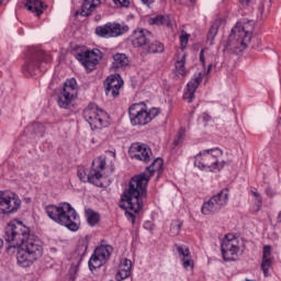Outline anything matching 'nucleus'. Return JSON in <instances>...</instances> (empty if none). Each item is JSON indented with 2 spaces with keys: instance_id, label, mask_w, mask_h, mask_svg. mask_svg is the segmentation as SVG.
<instances>
[{
  "instance_id": "obj_42",
  "label": "nucleus",
  "mask_w": 281,
  "mask_h": 281,
  "mask_svg": "<svg viewBox=\"0 0 281 281\" xmlns=\"http://www.w3.org/2000/svg\"><path fill=\"white\" fill-rule=\"evenodd\" d=\"M270 257H271V246H265L262 259H271Z\"/></svg>"
},
{
  "instance_id": "obj_46",
  "label": "nucleus",
  "mask_w": 281,
  "mask_h": 281,
  "mask_svg": "<svg viewBox=\"0 0 281 281\" xmlns=\"http://www.w3.org/2000/svg\"><path fill=\"white\" fill-rule=\"evenodd\" d=\"M144 5H147V8H150L153 3H155V0H140Z\"/></svg>"
},
{
  "instance_id": "obj_48",
  "label": "nucleus",
  "mask_w": 281,
  "mask_h": 281,
  "mask_svg": "<svg viewBox=\"0 0 281 281\" xmlns=\"http://www.w3.org/2000/svg\"><path fill=\"white\" fill-rule=\"evenodd\" d=\"M255 203H262V195H256Z\"/></svg>"
},
{
  "instance_id": "obj_47",
  "label": "nucleus",
  "mask_w": 281,
  "mask_h": 281,
  "mask_svg": "<svg viewBox=\"0 0 281 281\" xmlns=\"http://www.w3.org/2000/svg\"><path fill=\"white\" fill-rule=\"evenodd\" d=\"M250 194H252L254 199H256V196L260 195V192H258V189H251Z\"/></svg>"
},
{
  "instance_id": "obj_5",
  "label": "nucleus",
  "mask_w": 281,
  "mask_h": 281,
  "mask_svg": "<svg viewBox=\"0 0 281 281\" xmlns=\"http://www.w3.org/2000/svg\"><path fill=\"white\" fill-rule=\"evenodd\" d=\"M222 157L223 150L218 149V147L205 149L194 157V166L206 172H221L226 164L225 160H221Z\"/></svg>"
},
{
  "instance_id": "obj_1",
  "label": "nucleus",
  "mask_w": 281,
  "mask_h": 281,
  "mask_svg": "<svg viewBox=\"0 0 281 281\" xmlns=\"http://www.w3.org/2000/svg\"><path fill=\"white\" fill-rule=\"evenodd\" d=\"M4 240L16 249V262L22 269L32 267L43 257V243L30 234V228L19 221L10 222L5 226Z\"/></svg>"
},
{
  "instance_id": "obj_4",
  "label": "nucleus",
  "mask_w": 281,
  "mask_h": 281,
  "mask_svg": "<svg viewBox=\"0 0 281 281\" xmlns=\"http://www.w3.org/2000/svg\"><path fill=\"white\" fill-rule=\"evenodd\" d=\"M49 63H52V55L41 48L31 47L26 52L22 74L26 78H33V76H38V74L47 71V65Z\"/></svg>"
},
{
  "instance_id": "obj_13",
  "label": "nucleus",
  "mask_w": 281,
  "mask_h": 281,
  "mask_svg": "<svg viewBox=\"0 0 281 281\" xmlns=\"http://www.w3.org/2000/svg\"><path fill=\"white\" fill-rule=\"evenodd\" d=\"M111 251H113V247L109 245L97 247L93 255L88 261V267L90 271H95V269H100V267L106 265V262L111 258Z\"/></svg>"
},
{
  "instance_id": "obj_50",
  "label": "nucleus",
  "mask_w": 281,
  "mask_h": 281,
  "mask_svg": "<svg viewBox=\"0 0 281 281\" xmlns=\"http://www.w3.org/2000/svg\"><path fill=\"white\" fill-rule=\"evenodd\" d=\"M277 223H281V211L278 213V216H277Z\"/></svg>"
},
{
  "instance_id": "obj_16",
  "label": "nucleus",
  "mask_w": 281,
  "mask_h": 281,
  "mask_svg": "<svg viewBox=\"0 0 281 281\" xmlns=\"http://www.w3.org/2000/svg\"><path fill=\"white\" fill-rule=\"evenodd\" d=\"M130 155L132 159H137L138 161H144V164H148L153 159V149L147 145L134 143L130 149Z\"/></svg>"
},
{
  "instance_id": "obj_11",
  "label": "nucleus",
  "mask_w": 281,
  "mask_h": 281,
  "mask_svg": "<svg viewBox=\"0 0 281 281\" xmlns=\"http://www.w3.org/2000/svg\"><path fill=\"white\" fill-rule=\"evenodd\" d=\"M221 251L225 262H234L240 254V243L235 235L228 234L222 240Z\"/></svg>"
},
{
  "instance_id": "obj_24",
  "label": "nucleus",
  "mask_w": 281,
  "mask_h": 281,
  "mask_svg": "<svg viewBox=\"0 0 281 281\" xmlns=\"http://www.w3.org/2000/svg\"><path fill=\"white\" fill-rule=\"evenodd\" d=\"M25 8L29 12L35 14V16H41V14H43V1L41 0H26Z\"/></svg>"
},
{
  "instance_id": "obj_12",
  "label": "nucleus",
  "mask_w": 281,
  "mask_h": 281,
  "mask_svg": "<svg viewBox=\"0 0 281 281\" xmlns=\"http://www.w3.org/2000/svg\"><path fill=\"white\" fill-rule=\"evenodd\" d=\"M21 207V198L14 192L0 191V216L14 214Z\"/></svg>"
},
{
  "instance_id": "obj_2",
  "label": "nucleus",
  "mask_w": 281,
  "mask_h": 281,
  "mask_svg": "<svg viewBox=\"0 0 281 281\" xmlns=\"http://www.w3.org/2000/svg\"><path fill=\"white\" fill-rule=\"evenodd\" d=\"M164 170V159L156 158L151 166L146 168L145 172L132 177L130 180L128 189L125 190L121 196L120 207L125 210L127 221L135 225L136 214H139L144 207V199L148 196V181L154 172H161Z\"/></svg>"
},
{
  "instance_id": "obj_15",
  "label": "nucleus",
  "mask_w": 281,
  "mask_h": 281,
  "mask_svg": "<svg viewBox=\"0 0 281 281\" xmlns=\"http://www.w3.org/2000/svg\"><path fill=\"white\" fill-rule=\"evenodd\" d=\"M105 95L108 98H117L120 90L124 87V80L120 75H111L104 80Z\"/></svg>"
},
{
  "instance_id": "obj_51",
  "label": "nucleus",
  "mask_w": 281,
  "mask_h": 281,
  "mask_svg": "<svg viewBox=\"0 0 281 281\" xmlns=\"http://www.w3.org/2000/svg\"><path fill=\"white\" fill-rule=\"evenodd\" d=\"M212 67H213V65L209 64L206 74H210V71H212Z\"/></svg>"
},
{
  "instance_id": "obj_22",
  "label": "nucleus",
  "mask_w": 281,
  "mask_h": 281,
  "mask_svg": "<svg viewBox=\"0 0 281 281\" xmlns=\"http://www.w3.org/2000/svg\"><path fill=\"white\" fill-rule=\"evenodd\" d=\"M100 0H83L81 10L77 11V14L81 16H91V12L98 8Z\"/></svg>"
},
{
  "instance_id": "obj_20",
  "label": "nucleus",
  "mask_w": 281,
  "mask_h": 281,
  "mask_svg": "<svg viewBox=\"0 0 281 281\" xmlns=\"http://www.w3.org/2000/svg\"><path fill=\"white\" fill-rule=\"evenodd\" d=\"M112 65L111 69L114 71H117V69H125V67H128V56L124 53H116L112 56Z\"/></svg>"
},
{
  "instance_id": "obj_3",
  "label": "nucleus",
  "mask_w": 281,
  "mask_h": 281,
  "mask_svg": "<svg viewBox=\"0 0 281 281\" xmlns=\"http://www.w3.org/2000/svg\"><path fill=\"white\" fill-rule=\"evenodd\" d=\"M45 212L52 221L67 227L70 232L80 229V215L71 204L67 202H61L58 206L50 204L45 207Z\"/></svg>"
},
{
  "instance_id": "obj_54",
  "label": "nucleus",
  "mask_w": 281,
  "mask_h": 281,
  "mask_svg": "<svg viewBox=\"0 0 281 281\" xmlns=\"http://www.w3.org/2000/svg\"><path fill=\"white\" fill-rule=\"evenodd\" d=\"M1 3H3V0H0V5H1Z\"/></svg>"
},
{
  "instance_id": "obj_31",
  "label": "nucleus",
  "mask_w": 281,
  "mask_h": 281,
  "mask_svg": "<svg viewBox=\"0 0 281 281\" xmlns=\"http://www.w3.org/2000/svg\"><path fill=\"white\" fill-rule=\"evenodd\" d=\"M93 166L95 167L92 168V170H97V172H100V175H102L104 168H106V160L104 158H99L93 162Z\"/></svg>"
},
{
  "instance_id": "obj_52",
  "label": "nucleus",
  "mask_w": 281,
  "mask_h": 281,
  "mask_svg": "<svg viewBox=\"0 0 281 281\" xmlns=\"http://www.w3.org/2000/svg\"><path fill=\"white\" fill-rule=\"evenodd\" d=\"M180 1H190V3H194L196 0H180Z\"/></svg>"
},
{
  "instance_id": "obj_10",
  "label": "nucleus",
  "mask_w": 281,
  "mask_h": 281,
  "mask_svg": "<svg viewBox=\"0 0 281 281\" xmlns=\"http://www.w3.org/2000/svg\"><path fill=\"white\" fill-rule=\"evenodd\" d=\"M229 201V189L225 188L217 194L213 195L209 201L204 202L201 209L202 214L210 216V214H218Z\"/></svg>"
},
{
  "instance_id": "obj_38",
  "label": "nucleus",
  "mask_w": 281,
  "mask_h": 281,
  "mask_svg": "<svg viewBox=\"0 0 281 281\" xmlns=\"http://www.w3.org/2000/svg\"><path fill=\"white\" fill-rule=\"evenodd\" d=\"M183 139H186V130L181 128L178 133V137L173 140L175 146H179Z\"/></svg>"
},
{
  "instance_id": "obj_36",
  "label": "nucleus",
  "mask_w": 281,
  "mask_h": 281,
  "mask_svg": "<svg viewBox=\"0 0 281 281\" xmlns=\"http://www.w3.org/2000/svg\"><path fill=\"white\" fill-rule=\"evenodd\" d=\"M177 251L179 256H182V260L186 258H190V249L189 248H183L182 246H176Z\"/></svg>"
},
{
  "instance_id": "obj_40",
  "label": "nucleus",
  "mask_w": 281,
  "mask_h": 281,
  "mask_svg": "<svg viewBox=\"0 0 281 281\" xmlns=\"http://www.w3.org/2000/svg\"><path fill=\"white\" fill-rule=\"evenodd\" d=\"M188 41H189V35L188 34L180 35L181 49H186V46L188 45Z\"/></svg>"
},
{
  "instance_id": "obj_23",
  "label": "nucleus",
  "mask_w": 281,
  "mask_h": 281,
  "mask_svg": "<svg viewBox=\"0 0 281 281\" xmlns=\"http://www.w3.org/2000/svg\"><path fill=\"white\" fill-rule=\"evenodd\" d=\"M108 24L110 27V38L122 36V34H126V32H128L127 25H122L120 23H111V22H108Z\"/></svg>"
},
{
  "instance_id": "obj_21",
  "label": "nucleus",
  "mask_w": 281,
  "mask_h": 281,
  "mask_svg": "<svg viewBox=\"0 0 281 281\" xmlns=\"http://www.w3.org/2000/svg\"><path fill=\"white\" fill-rule=\"evenodd\" d=\"M131 269H133V261L131 259H123L119 266V272L116 274L117 280H126L131 278Z\"/></svg>"
},
{
  "instance_id": "obj_6",
  "label": "nucleus",
  "mask_w": 281,
  "mask_h": 281,
  "mask_svg": "<svg viewBox=\"0 0 281 281\" xmlns=\"http://www.w3.org/2000/svg\"><path fill=\"white\" fill-rule=\"evenodd\" d=\"M251 34H254V21H248L244 25L237 23L228 36V47L244 52V49H247V43L251 42Z\"/></svg>"
},
{
  "instance_id": "obj_29",
  "label": "nucleus",
  "mask_w": 281,
  "mask_h": 281,
  "mask_svg": "<svg viewBox=\"0 0 281 281\" xmlns=\"http://www.w3.org/2000/svg\"><path fill=\"white\" fill-rule=\"evenodd\" d=\"M181 227H183V222L173 220L170 224L171 236H179L181 234Z\"/></svg>"
},
{
  "instance_id": "obj_35",
  "label": "nucleus",
  "mask_w": 281,
  "mask_h": 281,
  "mask_svg": "<svg viewBox=\"0 0 281 281\" xmlns=\"http://www.w3.org/2000/svg\"><path fill=\"white\" fill-rule=\"evenodd\" d=\"M87 249H89V243L86 240L80 241L78 245L79 256H85L87 254Z\"/></svg>"
},
{
  "instance_id": "obj_18",
  "label": "nucleus",
  "mask_w": 281,
  "mask_h": 281,
  "mask_svg": "<svg viewBox=\"0 0 281 281\" xmlns=\"http://www.w3.org/2000/svg\"><path fill=\"white\" fill-rule=\"evenodd\" d=\"M77 175L82 183H92V186H97V188H102V182H100L102 173H100V171L90 169L89 172H87L85 169H79Z\"/></svg>"
},
{
  "instance_id": "obj_19",
  "label": "nucleus",
  "mask_w": 281,
  "mask_h": 281,
  "mask_svg": "<svg viewBox=\"0 0 281 281\" xmlns=\"http://www.w3.org/2000/svg\"><path fill=\"white\" fill-rule=\"evenodd\" d=\"M201 82H203V76L200 72L191 81L188 82L187 90L183 93V100H187L189 103L193 102L194 93H196V89H199V85H201Z\"/></svg>"
},
{
  "instance_id": "obj_39",
  "label": "nucleus",
  "mask_w": 281,
  "mask_h": 281,
  "mask_svg": "<svg viewBox=\"0 0 281 281\" xmlns=\"http://www.w3.org/2000/svg\"><path fill=\"white\" fill-rule=\"evenodd\" d=\"M265 9H267L268 12H269V10H271V0H265V1L261 3V5H260V8H259L261 14H262V12H265Z\"/></svg>"
},
{
  "instance_id": "obj_34",
  "label": "nucleus",
  "mask_w": 281,
  "mask_h": 281,
  "mask_svg": "<svg viewBox=\"0 0 281 281\" xmlns=\"http://www.w3.org/2000/svg\"><path fill=\"white\" fill-rule=\"evenodd\" d=\"M218 34V24H213L207 33V40L214 41V37Z\"/></svg>"
},
{
  "instance_id": "obj_41",
  "label": "nucleus",
  "mask_w": 281,
  "mask_h": 281,
  "mask_svg": "<svg viewBox=\"0 0 281 281\" xmlns=\"http://www.w3.org/2000/svg\"><path fill=\"white\" fill-rule=\"evenodd\" d=\"M114 3L117 5H121V8H128V5H131V1L130 0H113Z\"/></svg>"
},
{
  "instance_id": "obj_37",
  "label": "nucleus",
  "mask_w": 281,
  "mask_h": 281,
  "mask_svg": "<svg viewBox=\"0 0 281 281\" xmlns=\"http://www.w3.org/2000/svg\"><path fill=\"white\" fill-rule=\"evenodd\" d=\"M34 131V133H40V135L43 137L45 133V127L41 123H33L31 126Z\"/></svg>"
},
{
  "instance_id": "obj_7",
  "label": "nucleus",
  "mask_w": 281,
  "mask_h": 281,
  "mask_svg": "<svg viewBox=\"0 0 281 281\" xmlns=\"http://www.w3.org/2000/svg\"><path fill=\"white\" fill-rule=\"evenodd\" d=\"M161 111L159 108H151L146 110V105L142 103H134L128 109V115L132 126H146L150 124Z\"/></svg>"
},
{
  "instance_id": "obj_32",
  "label": "nucleus",
  "mask_w": 281,
  "mask_h": 281,
  "mask_svg": "<svg viewBox=\"0 0 281 281\" xmlns=\"http://www.w3.org/2000/svg\"><path fill=\"white\" fill-rule=\"evenodd\" d=\"M78 278V266L72 265L68 271L67 281H76Z\"/></svg>"
},
{
  "instance_id": "obj_28",
  "label": "nucleus",
  "mask_w": 281,
  "mask_h": 281,
  "mask_svg": "<svg viewBox=\"0 0 281 281\" xmlns=\"http://www.w3.org/2000/svg\"><path fill=\"white\" fill-rule=\"evenodd\" d=\"M95 34L101 38H111L109 22L105 25L97 26Z\"/></svg>"
},
{
  "instance_id": "obj_17",
  "label": "nucleus",
  "mask_w": 281,
  "mask_h": 281,
  "mask_svg": "<svg viewBox=\"0 0 281 281\" xmlns=\"http://www.w3.org/2000/svg\"><path fill=\"white\" fill-rule=\"evenodd\" d=\"M150 41H153V32L146 29H136L134 31L132 40L134 47H142L144 52Z\"/></svg>"
},
{
  "instance_id": "obj_27",
  "label": "nucleus",
  "mask_w": 281,
  "mask_h": 281,
  "mask_svg": "<svg viewBox=\"0 0 281 281\" xmlns=\"http://www.w3.org/2000/svg\"><path fill=\"white\" fill-rule=\"evenodd\" d=\"M151 25H165L166 27H170L172 23L170 22V16L168 15H156L150 19Z\"/></svg>"
},
{
  "instance_id": "obj_26",
  "label": "nucleus",
  "mask_w": 281,
  "mask_h": 281,
  "mask_svg": "<svg viewBox=\"0 0 281 281\" xmlns=\"http://www.w3.org/2000/svg\"><path fill=\"white\" fill-rule=\"evenodd\" d=\"M85 214H86L87 222L88 224L91 225V227L100 223V214L95 213L93 210L86 209Z\"/></svg>"
},
{
  "instance_id": "obj_44",
  "label": "nucleus",
  "mask_w": 281,
  "mask_h": 281,
  "mask_svg": "<svg viewBox=\"0 0 281 281\" xmlns=\"http://www.w3.org/2000/svg\"><path fill=\"white\" fill-rule=\"evenodd\" d=\"M183 260V268L184 269H188V267H191L192 266V260L190 259V257L186 258V259H182Z\"/></svg>"
},
{
  "instance_id": "obj_53",
  "label": "nucleus",
  "mask_w": 281,
  "mask_h": 281,
  "mask_svg": "<svg viewBox=\"0 0 281 281\" xmlns=\"http://www.w3.org/2000/svg\"><path fill=\"white\" fill-rule=\"evenodd\" d=\"M266 192H267V193L271 192V189H267Z\"/></svg>"
},
{
  "instance_id": "obj_9",
  "label": "nucleus",
  "mask_w": 281,
  "mask_h": 281,
  "mask_svg": "<svg viewBox=\"0 0 281 281\" xmlns=\"http://www.w3.org/2000/svg\"><path fill=\"white\" fill-rule=\"evenodd\" d=\"M78 98V82L75 78L67 79L58 94L57 104L60 109H71Z\"/></svg>"
},
{
  "instance_id": "obj_45",
  "label": "nucleus",
  "mask_w": 281,
  "mask_h": 281,
  "mask_svg": "<svg viewBox=\"0 0 281 281\" xmlns=\"http://www.w3.org/2000/svg\"><path fill=\"white\" fill-rule=\"evenodd\" d=\"M262 209V202H255L254 212H260Z\"/></svg>"
},
{
  "instance_id": "obj_30",
  "label": "nucleus",
  "mask_w": 281,
  "mask_h": 281,
  "mask_svg": "<svg viewBox=\"0 0 281 281\" xmlns=\"http://www.w3.org/2000/svg\"><path fill=\"white\" fill-rule=\"evenodd\" d=\"M176 71L179 76H187L188 70L186 69V55L176 63Z\"/></svg>"
},
{
  "instance_id": "obj_49",
  "label": "nucleus",
  "mask_w": 281,
  "mask_h": 281,
  "mask_svg": "<svg viewBox=\"0 0 281 281\" xmlns=\"http://www.w3.org/2000/svg\"><path fill=\"white\" fill-rule=\"evenodd\" d=\"M249 1L250 0H239V3H241V5H249Z\"/></svg>"
},
{
  "instance_id": "obj_33",
  "label": "nucleus",
  "mask_w": 281,
  "mask_h": 281,
  "mask_svg": "<svg viewBox=\"0 0 281 281\" xmlns=\"http://www.w3.org/2000/svg\"><path fill=\"white\" fill-rule=\"evenodd\" d=\"M271 265H273L271 259H262L261 269L266 278L269 276V269H271Z\"/></svg>"
},
{
  "instance_id": "obj_14",
  "label": "nucleus",
  "mask_w": 281,
  "mask_h": 281,
  "mask_svg": "<svg viewBox=\"0 0 281 281\" xmlns=\"http://www.w3.org/2000/svg\"><path fill=\"white\" fill-rule=\"evenodd\" d=\"M77 60L87 69L88 72L93 71L95 66L102 60V52L98 48L86 50L76 55Z\"/></svg>"
},
{
  "instance_id": "obj_25",
  "label": "nucleus",
  "mask_w": 281,
  "mask_h": 281,
  "mask_svg": "<svg viewBox=\"0 0 281 281\" xmlns=\"http://www.w3.org/2000/svg\"><path fill=\"white\" fill-rule=\"evenodd\" d=\"M164 43L155 40L153 42H149L147 46L144 48L145 54H164Z\"/></svg>"
},
{
  "instance_id": "obj_8",
  "label": "nucleus",
  "mask_w": 281,
  "mask_h": 281,
  "mask_svg": "<svg viewBox=\"0 0 281 281\" xmlns=\"http://www.w3.org/2000/svg\"><path fill=\"white\" fill-rule=\"evenodd\" d=\"M82 115L91 128H105V126H109V113L98 108V104L95 103H90L83 110Z\"/></svg>"
},
{
  "instance_id": "obj_43",
  "label": "nucleus",
  "mask_w": 281,
  "mask_h": 281,
  "mask_svg": "<svg viewBox=\"0 0 281 281\" xmlns=\"http://www.w3.org/2000/svg\"><path fill=\"white\" fill-rule=\"evenodd\" d=\"M200 63L202 64L203 69H205V49L202 48L200 52Z\"/></svg>"
}]
</instances>
